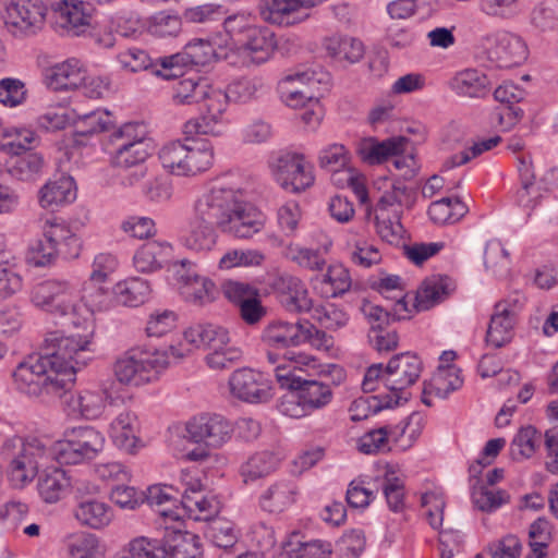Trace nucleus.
Returning a JSON list of instances; mask_svg holds the SVG:
<instances>
[{"mask_svg":"<svg viewBox=\"0 0 558 558\" xmlns=\"http://www.w3.org/2000/svg\"><path fill=\"white\" fill-rule=\"evenodd\" d=\"M231 395L244 402L263 403L271 399V387L263 373L250 367L234 371L229 378Z\"/></svg>","mask_w":558,"mask_h":558,"instance_id":"a211bd4d","label":"nucleus"},{"mask_svg":"<svg viewBox=\"0 0 558 558\" xmlns=\"http://www.w3.org/2000/svg\"><path fill=\"white\" fill-rule=\"evenodd\" d=\"M204 92L205 95L197 104L202 116L184 124L183 132L186 135H220L222 133V126L226 122L223 116L229 105V96L227 92L214 87L208 81Z\"/></svg>","mask_w":558,"mask_h":558,"instance_id":"f8f14e48","label":"nucleus"},{"mask_svg":"<svg viewBox=\"0 0 558 558\" xmlns=\"http://www.w3.org/2000/svg\"><path fill=\"white\" fill-rule=\"evenodd\" d=\"M239 46L244 62L259 65L270 59L277 48V41L270 28L257 25Z\"/></svg>","mask_w":558,"mask_h":558,"instance_id":"4be33fe9","label":"nucleus"},{"mask_svg":"<svg viewBox=\"0 0 558 558\" xmlns=\"http://www.w3.org/2000/svg\"><path fill=\"white\" fill-rule=\"evenodd\" d=\"M264 225L263 214L254 206L240 202L235 196L221 231L239 239H248L258 233Z\"/></svg>","mask_w":558,"mask_h":558,"instance_id":"aec40b11","label":"nucleus"},{"mask_svg":"<svg viewBox=\"0 0 558 558\" xmlns=\"http://www.w3.org/2000/svg\"><path fill=\"white\" fill-rule=\"evenodd\" d=\"M282 457L275 450H259L250 454L240 465L239 473L245 484L266 478L275 473L281 464Z\"/></svg>","mask_w":558,"mask_h":558,"instance_id":"393cba45","label":"nucleus"},{"mask_svg":"<svg viewBox=\"0 0 558 558\" xmlns=\"http://www.w3.org/2000/svg\"><path fill=\"white\" fill-rule=\"evenodd\" d=\"M283 255L288 260L311 271H320L326 266V258L319 248L290 243L286 247Z\"/></svg>","mask_w":558,"mask_h":558,"instance_id":"3c124183","label":"nucleus"},{"mask_svg":"<svg viewBox=\"0 0 558 558\" xmlns=\"http://www.w3.org/2000/svg\"><path fill=\"white\" fill-rule=\"evenodd\" d=\"M450 88L461 97L483 98L492 89V81L481 70L475 68L464 69L451 78Z\"/></svg>","mask_w":558,"mask_h":558,"instance_id":"cd10ccee","label":"nucleus"},{"mask_svg":"<svg viewBox=\"0 0 558 558\" xmlns=\"http://www.w3.org/2000/svg\"><path fill=\"white\" fill-rule=\"evenodd\" d=\"M43 235L53 242L64 259L78 257L81 240L61 218L47 219L43 225Z\"/></svg>","mask_w":558,"mask_h":558,"instance_id":"a878e982","label":"nucleus"},{"mask_svg":"<svg viewBox=\"0 0 558 558\" xmlns=\"http://www.w3.org/2000/svg\"><path fill=\"white\" fill-rule=\"evenodd\" d=\"M76 198V186L72 177L59 175L49 180L39 190V204L43 208L54 209L74 202Z\"/></svg>","mask_w":558,"mask_h":558,"instance_id":"2f4dec72","label":"nucleus"},{"mask_svg":"<svg viewBox=\"0 0 558 558\" xmlns=\"http://www.w3.org/2000/svg\"><path fill=\"white\" fill-rule=\"evenodd\" d=\"M182 486L180 504L186 514L195 521H208L219 512V502L214 496L203 493L204 485L197 471L181 472Z\"/></svg>","mask_w":558,"mask_h":558,"instance_id":"2eb2a0df","label":"nucleus"},{"mask_svg":"<svg viewBox=\"0 0 558 558\" xmlns=\"http://www.w3.org/2000/svg\"><path fill=\"white\" fill-rule=\"evenodd\" d=\"M274 289L279 295L281 305L290 313H305L313 306L305 284L294 276L277 277L274 281Z\"/></svg>","mask_w":558,"mask_h":558,"instance_id":"5701e85b","label":"nucleus"},{"mask_svg":"<svg viewBox=\"0 0 558 558\" xmlns=\"http://www.w3.org/2000/svg\"><path fill=\"white\" fill-rule=\"evenodd\" d=\"M171 492L181 494L182 486L180 485L178 488H173L172 486L167 485L149 486L146 494H144V501L146 500L151 508H156V512H158L165 519L177 521L180 519L178 511L172 510L170 507H166V505L174 506V504L178 501V497L174 496Z\"/></svg>","mask_w":558,"mask_h":558,"instance_id":"37998d69","label":"nucleus"},{"mask_svg":"<svg viewBox=\"0 0 558 558\" xmlns=\"http://www.w3.org/2000/svg\"><path fill=\"white\" fill-rule=\"evenodd\" d=\"M45 80L49 88L59 92L80 87L86 77L82 62L70 58L47 69Z\"/></svg>","mask_w":558,"mask_h":558,"instance_id":"b1692460","label":"nucleus"},{"mask_svg":"<svg viewBox=\"0 0 558 558\" xmlns=\"http://www.w3.org/2000/svg\"><path fill=\"white\" fill-rule=\"evenodd\" d=\"M366 538L364 531L352 529L343 533L337 541L335 553L338 558H359L365 549Z\"/></svg>","mask_w":558,"mask_h":558,"instance_id":"0e129e2a","label":"nucleus"},{"mask_svg":"<svg viewBox=\"0 0 558 558\" xmlns=\"http://www.w3.org/2000/svg\"><path fill=\"white\" fill-rule=\"evenodd\" d=\"M222 21L227 35L238 45L257 26L256 16L247 11H240L228 16L226 14Z\"/></svg>","mask_w":558,"mask_h":558,"instance_id":"052dcab7","label":"nucleus"},{"mask_svg":"<svg viewBox=\"0 0 558 558\" xmlns=\"http://www.w3.org/2000/svg\"><path fill=\"white\" fill-rule=\"evenodd\" d=\"M207 78L198 75L181 76L172 86V100L175 105H197L202 99Z\"/></svg>","mask_w":558,"mask_h":558,"instance_id":"c03bdc74","label":"nucleus"},{"mask_svg":"<svg viewBox=\"0 0 558 558\" xmlns=\"http://www.w3.org/2000/svg\"><path fill=\"white\" fill-rule=\"evenodd\" d=\"M186 437L207 448H219L230 440L233 427L223 416L218 414H201L192 417L185 426Z\"/></svg>","mask_w":558,"mask_h":558,"instance_id":"f3484780","label":"nucleus"},{"mask_svg":"<svg viewBox=\"0 0 558 558\" xmlns=\"http://www.w3.org/2000/svg\"><path fill=\"white\" fill-rule=\"evenodd\" d=\"M216 227L190 218L187 228L182 231L179 242L190 252L205 254L210 252L217 243Z\"/></svg>","mask_w":558,"mask_h":558,"instance_id":"c756f323","label":"nucleus"},{"mask_svg":"<svg viewBox=\"0 0 558 558\" xmlns=\"http://www.w3.org/2000/svg\"><path fill=\"white\" fill-rule=\"evenodd\" d=\"M170 252L171 245L168 242L148 241L134 254V266L141 272L155 271L161 268Z\"/></svg>","mask_w":558,"mask_h":558,"instance_id":"58836bf2","label":"nucleus"},{"mask_svg":"<svg viewBox=\"0 0 558 558\" xmlns=\"http://www.w3.org/2000/svg\"><path fill=\"white\" fill-rule=\"evenodd\" d=\"M408 197L407 186L400 182H393L391 187L385 191L377 201L375 206V215L381 213L391 215L393 218L399 216L400 208Z\"/></svg>","mask_w":558,"mask_h":558,"instance_id":"680f3d73","label":"nucleus"},{"mask_svg":"<svg viewBox=\"0 0 558 558\" xmlns=\"http://www.w3.org/2000/svg\"><path fill=\"white\" fill-rule=\"evenodd\" d=\"M300 0H260L259 12L264 21L279 26H291L303 20Z\"/></svg>","mask_w":558,"mask_h":558,"instance_id":"c85d7f7f","label":"nucleus"},{"mask_svg":"<svg viewBox=\"0 0 558 558\" xmlns=\"http://www.w3.org/2000/svg\"><path fill=\"white\" fill-rule=\"evenodd\" d=\"M105 437L90 426L66 430L64 438L57 442L54 454L60 464L75 465L89 461L102 451Z\"/></svg>","mask_w":558,"mask_h":558,"instance_id":"9d476101","label":"nucleus"},{"mask_svg":"<svg viewBox=\"0 0 558 558\" xmlns=\"http://www.w3.org/2000/svg\"><path fill=\"white\" fill-rule=\"evenodd\" d=\"M332 398L330 383L306 374L301 385L296 386V390L283 397L280 412L290 417L301 418L327 407Z\"/></svg>","mask_w":558,"mask_h":558,"instance_id":"6e6552de","label":"nucleus"},{"mask_svg":"<svg viewBox=\"0 0 558 558\" xmlns=\"http://www.w3.org/2000/svg\"><path fill=\"white\" fill-rule=\"evenodd\" d=\"M193 58H195V54L189 52L185 46L184 49L178 53L158 58L156 64H159L161 69H156L153 73L166 80L179 78L184 76V68L193 66L191 61Z\"/></svg>","mask_w":558,"mask_h":558,"instance_id":"6e6d98bb","label":"nucleus"},{"mask_svg":"<svg viewBox=\"0 0 558 558\" xmlns=\"http://www.w3.org/2000/svg\"><path fill=\"white\" fill-rule=\"evenodd\" d=\"M49 7L54 16L56 27L69 36H80L90 25L89 4L81 0H50Z\"/></svg>","mask_w":558,"mask_h":558,"instance_id":"6ab92c4d","label":"nucleus"},{"mask_svg":"<svg viewBox=\"0 0 558 558\" xmlns=\"http://www.w3.org/2000/svg\"><path fill=\"white\" fill-rule=\"evenodd\" d=\"M72 513L81 526L93 530L108 526L113 518L111 506L99 498L74 505Z\"/></svg>","mask_w":558,"mask_h":558,"instance_id":"7c9ffc66","label":"nucleus"},{"mask_svg":"<svg viewBox=\"0 0 558 558\" xmlns=\"http://www.w3.org/2000/svg\"><path fill=\"white\" fill-rule=\"evenodd\" d=\"M235 196V190L215 183L195 199L191 218L221 230Z\"/></svg>","mask_w":558,"mask_h":558,"instance_id":"ddd939ff","label":"nucleus"},{"mask_svg":"<svg viewBox=\"0 0 558 558\" xmlns=\"http://www.w3.org/2000/svg\"><path fill=\"white\" fill-rule=\"evenodd\" d=\"M379 293H393L391 301H393V315L399 319H407L410 317L411 310L408 307L405 301L407 294L401 284V278L396 275L387 276L379 280Z\"/></svg>","mask_w":558,"mask_h":558,"instance_id":"4d7b16f0","label":"nucleus"},{"mask_svg":"<svg viewBox=\"0 0 558 558\" xmlns=\"http://www.w3.org/2000/svg\"><path fill=\"white\" fill-rule=\"evenodd\" d=\"M390 441L398 444L392 425H385L371 429L361 436L357 448L362 453L374 454L389 450Z\"/></svg>","mask_w":558,"mask_h":558,"instance_id":"864d4df0","label":"nucleus"},{"mask_svg":"<svg viewBox=\"0 0 558 558\" xmlns=\"http://www.w3.org/2000/svg\"><path fill=\"white\" fill-rule=\"evenodd\" d=\"M114 293L118 303L130 307H136L149 298L150 286L147 280L133 277L119 282L116 286Z\"/></svg>","mask_w":558,"mask_h":558,"instance_id":"49530a36","label":"nucleus"},{"mask_svg":"<svg viewBox=\"0 0 558 558\" xmlns=\"http://www.w3.org/2000/svg\"><path fill=\"white\" fill-rule=\"evenodd\" d=\"M96 282L87 283L83 289V294L81 295V304L83 307L89 311L88 320L81 319V326L83 327V333H72L70 336H65V338H72L77 342L87 341L86 345V354H90L93 356L94 350L93 338L95 332V325L93 322V313L96 311H102L108 306L109 293L100 286H96Z\"/></svg>","mask_w":558,"mask_h":558,"instance_id":"412c9836","label":"nucleus"},{"mask_svg":"<svg viewBox=\"0 0 558 558\" xmlns=\"http://www.w3.org/2000/svg\"><path fill=\"white\" fill-rule=\"evenodd\" d=\"M284 359H288L289 362L275 367V377L281 388H286L289 389L290 392H294L296 390V386H300L305 377L301 365L315 366V359L302 354L296 359L294 356H288L287 353L284 354Z\"/></svg>","mask_w":558,"mask_h":558,"instance_id":"ea45409f","label":"nucleus"},{"mask_svg":"<svg viewBox=\"0 0 558 558\" xmlns=\"http://www.w3.org/2000/svg\"><path fill=\"white\" fill-rule=\"evenodd\" d=\"M422 371L423 362L415 353L403 352L392 356L385 367L386 387L390 391L386 396H408L409 400L410 393L405 390L418 380Z\"/></svg>","mask_w":558,"mask_h":558,"instance_id":"dca6fc26","label":"nucleus"},{"mask_svg":"<svg viewBox=\"0 0 558 558\" xmlns=\"http://www.w3.org/2000/svg\"><path fill=\"white\" fill-rule=\"evenodd\" d=\"M553 541V525L545 518H538L529 527V546L533 558H545Z\"/></svg>","mask_w":558,"mask_h":558,"instance_id":"5fc2aeb1","label":"nucleus"},{"mask_svg":"<svg viewBox=\"0 0 558 558\" xmlns=\"http://www.w3.org/2000/svg\"><path fill=\"white\" fill-rule=\"evenodd\" d=\"M135 423V414L123 412L117 416L110 426V435L113 442L126 452H132L136 446Z\"/></svg>","mask_w":558,"mask_h":558,"instance_id":"de8ad7c7","label":"nucleus"},{"mask_svg":"<svg viewBox=\"0 0 558 558\" xmlns=\"http://www.w3.org/2000/svg\"><path fill=\"white\" fill-rule=\"evenodd\" d=\"M112 165L131 168L144 165L150 155V144L145 136V128L140 123H125L116 130L109 140Z\"/></svg>","mask_w":558,"mask_h":558,"instance_id":"0eeeda50","label":"nucleus"},{"mask_svg":"<svg viewBox=\"0 0 558 558\" xmlns=\"http://www.w3.org/2000/svg\"><path fill=\"white\" fill-rule=\"evenodd\" d=\"M38 473V461L33 448L24 447L11 461L8 477L15 488H23L31 483Z\"/></svg>","mask_w":558,"mask_h":558,"instance_id":"4c0bfd02","label":"nucleus"},{"mask_svg":"<svg viewBox=\"0 0 558 558\" xmlns=\"http://www.w3.org/2000/svg\"><path fill=\"white\" fill-rule=\"evenodd\" d=\"M325 48L330 57L350 63L357 62L364 54L362 41L353 37L332 36L325 41Z\"/></svg>","mask_w":558,"mask_h":558,"instance_id":"8fccbe9b","label":"nucleus"},{"mask_svg":"<svg viewBox=\"0 0 558 558\" xmlns=\"http://www.w3.org/2000/svg\"><path fill=\"white\" fill-rule=\"evenodd\" d=\"M131 549L138 558H170V549L163 539L137 536L131 539Z\"/></svg>","mask_w":558,"mask_h":558,"instance_id":"338daca9","label":"nucleus"},{"mask_svg":"<svg viewBox=\"0 0 558 558\" xmlns=\"http://www.w3.org/2000/svg\"><path fill=\"white\" fill-rule=\"evenodd\" d=\"M87 341L50 332L37 354H31L15 367L12 377L20 392L31 398L61 397L75 381V374L92 360Z\"/></svg>","mask_w":558,"mask_h":558,"instance_id":"f257e3e1","label":"nucleus"},{"mask_svg":"<svg viewBox=\"0 0 558 558\" xmlns=\"http://www.w3.org/2000/svg\"><path fill=\"white\" fill-rule=\"evenodd\" d=\"M180 293L189 303L205 305L215 300L217 288L215 283L206 277L198 275H182Z\"/></svg>","mask_w":558,"mask_h":558,"instance_id":"c9c22d12","label":"nucleus"},{"mask_svg":"<svg viewBox=\"0 0 558 558\" xmlns=\"http://www.w3.org/2000/svg\"><path fill=\"white\" fill-rule=\"evenodd\" d=\"M294 82H300L303 85H310L320 82V78L316 77V72L308 70L284 76L281 81V98L287 106L291 108H299L305 107L307 104L318 105V99L313 95H308L305 89H298L288 86Z\"/></svg>","mask_w":558,"mask_h":558,"instance_id":"72a5a7b5","label":"nucleus"},{"mask_svg":"<svg viewBox=\"0 0 558 558\" xmlns=\"http://www.w3.org/2000/svg\"><path fill=\"white\" fill-rule=\"evenodd\" d=\"M298 486L293 481L279 480L262 492L259 507L268 513H281L296 500Z\"/></svg>","mask_w":558,"mask_h":558,"instance_id":"bb28decb","label":"nucleus"},{"mask_svg":"<svg viewBox=\"0 0 558 558\" xmlns=\"http://www.w3.org/2000/svg\"><path fill=\"white\" fill-rule=\"evenodd\" d=\"M111 124V114L105 110H94L78 114L75 122L73 142L76 145H85L87 137L107 131Z\"/></svg>","mask_w":558,"mask_h":558,"instance_id":"a19ab883","label":"nucleus"},{"mask_svg":"<svg viewBox=\"0 0 558 558\" xmlns=\"http://www.w3.org/2000/svg\"><path fill=\"white\" fill-rule=\"evenodd\" d=\"M184 339L196 348H205L210 352L206 363L213 369L231 367L242 359V351L229 343V332L214 324H197L184 331Z\"/></svg>","mask_w":558,"mask_h":558,"instance_id":"39448f33","label":"nucleus"},{"mask_svg":"<svg viewBox=\"0 0 558 558\" xmlns=\"http://www.w3.org/2000/svg\"><path fill=\"white\" fill-rule=\"evenodd\" d=\"M262 339L267 347L272 349H288L304 343L320 347L327 343L325 331L318 330L306 319L274 320L264 328Z\"/></svg>","mask_w":558,"mask_h":558,"instance_id":"1a4fd4ad","label":"nucleus"},{"mask_svg":"<svg viewBox=\"0 0 558 558\" xmlns=\"http://www.w3.org/2000/svg\"><path fill=\"white\" fill-rule=\"evenodd\" d=\"M272 171L276 181L293 193L304 192L315 181L314 167L301 153H281L274 162Z\"/></svg>","mask_w":558,"mask_h":558,"instance_id":"4468645a","label":"nucleus"},{"mask_svg":"<svg viewBox=\"0 0 558 558\" xmlns=\"http://www.w3.org/2000/svg\"><path fill=\"white\" fill-rule=\"evenodd\" d=\"M457 373V369L448 367L441 369L430 384H424L422 402L429 407L432 403L427 395L433 393L440 399H446L451 392L458 390L463 381Z\"/></svg>","mask_w":558,"mask_h":558,"instance_id":"09e8293b","label":"nucleus"},{"mask_svg":"<svg viewBox=\"0 0 558 558\" xmlns=\"http://www.w3.org/2000/svg\"><path fill=\"white\" fill-rule=\"evenodd\" d=\"M69 558H105L95 534L81 533L69 544Z\"/></svg>","mask_w":558,"mask_h":558,"instance_id":"69168bd1","label":"nucleus"},{"mask_svg":"<svg viewBox=\"0 0 558 558\" xmlns=\"http://www.w3.org/2000/svg\"><path fill=\"white\" fill-rule=\"evenodd\" d=\"M71 486V480L65 471L53 469L44 473L38 480V493L47 504H56L65 496Z\"/></svg>","mask_w":558,"mask_h":558,"instance_id":"79ce46f5","label":"nucleus"},{"mask_svg":"<svg viewBox=\"0 0 558 558\" xmlns=\"http://www.w3.org/2000/svg\"><path fill=\"white\" fill-rule=\"evenodd\" d=\"M468 213L466 205L459 198L444 197L433 202L427 210L430 220L436 225H451L459 221Z\"/></svg>","mask_w":558,"mask_h":558,"instance_id":"a18cd8bd","label":"nucleus"},{"mask_svg":"<svg viewBox=\"0 0 558 558\" xmlns=\"http://www.w3.org/2000/svg\"><path fill=\"white\" fill-rule=\"evenodd\" d=\"M32 303L50 314L66 317L75 326L87 319L89 311L82 306L77 284L66 279H48L35 284L31 291Z\"/></svg>","mask_w":558,"mask_h":558,"instance_id":"7ed1b4c3","label":"nucleus"},{"mask_svg":"<svg viewBox=\"0 0 558 558\" xmlns=\"http://www.w3.org/2000/svg\"><path fill=\"white\" fill-rule=\"evenodd\" d=\"M510 255L502 243L493 239L486 243L484 264L487 270L497 277H504L510 269Z\"/></svg>","mask_w":558,"mask_h":558,"instance_id":"bf43d9fd","label":"nucleus"},{"mask_svg":"<svg viewBox=\"0 0 558 558\" xmlns=\"http://www.w3.org/2000/svg\"><path fill=\"white\" fill-rule=\"evenodd\" d=\"M408 401V396H369L355 399L350 408V418L353 422L366 420L383 409L393 408Z\"/></svg>","mask_w":558,"mask_h":558,"instance_id":"e433bc0d","label":"nucleus"},{"mask_svg":"<svg viewBox=\"0 0 558 558\" xmlns=\"http://www.w3.org/2000/svg\"><path fill=\"white\" fill-rule=\"evenodd\" d=\"M46 14L43 0H7L1 11L5 28L15 37L35 35L43 28Z\"/></svg>","mask_w":558,"mask_h":558,"instance_id":"9b49d317","label":"nucleus"},{"mask_svg":"<svg viewBox=\"0 0 558 558\" xmlns=\"http://www.w3.org/2000/svg\"><path fill=\"white\" fill-rule=\"evenodd\" d=\"M477 61L490 69H511L522 64L527 58V47L521 37L498 32L482 39Z\"/></svg>","mask_w":558,"mask_h":558,"instance_id":"423d86ee","label":"nucleus"},{"mask_svg":"<svg viewBox=\"0 0 558 558\" xmlns=\"http://www.w3.org/2000/svg\"><path fill=\"white\" fill-rule=\"evenodd\" d=\"M159 159L171 174L194 177L210 169L214 163V148L204 141H173L162 146Z\"/></svg>","mask_w":558,"mask_h":558,"instance_id":"20e7f679","label":"nucleus"},{"mask_svg":"<svg viewBox=\"0 0 558 558\" xmlns=\"http://www.w3.org/2000/svg\"><path fill=\"white\" fill-rule=\"evenodd\" d=\"M184 355L185 352L173 345L167 350L133 348L116 361L114 375L122 384L143 386L156 380L172 360Z\"/></svg>","mask_w":558,"mask_h":558,"instance_id":"f03ea898","label":"nucleus"},{"mask_svg":"<svg viewBox=\"0 0 558 558\" xmlns=\"http://www.w3.org/2000/svg\"><path fill=\"white\" fill-rule=\"evenodd\" d=\"M517 319L494 310L486 332L487 344L499 349L509 343L513 337Z\"/></svg>","mask_w":558,"mask_h":558,"instance_id":"603ef678","label":"nucleus"},{"mask_svg":"<svg viewBox=\"0 0 558 558\" xmlns=\"http://www.w3.org/2000/svg\"><path fill=\"white\" fill-rule=\"evenodd\" d=\"M170 558H202L201 538L192 533L179 534L169 546Z\"/></svg>","mask_w":558,"mask_h":558,"instance_id":"774afa93","label":"nucleus"},{"mask_svg":"<svg viewBox=\"0 0 558 558\" xmlns=\"http://www.w3.org/2000/svg\"><path fill=\"white\" fill-rule=\"evenodd\" d=\"M403 145V137H391L381 142L375 137H368L359 142L356 153L363 162L378 165L386 161L390 156L399 155Z\"/></svg>","mask_w":558,"mask_h":558,"instance_id":"473e14b6","label":"nucleus"},{"mask_svg":"<svg viewBox=\"0 0 558 558\" xmlns=\"http://www.w3.org/2000/svg\"><path fill=\"white\" fill-rule=\"evenodd\" d=\"M447 294V279L439 278L425 281L415 296V307L418 311H427L440 302Z\"/></svg>","mask_w":558,"mask_h":558,"instance_id":"e2e57ef3","label":"nucleus"},{"mask_svg":"<svg viewBox=\"0 0 558 558\" xmlns=\"http://www.w3.org/2000/svg\"><path fill=\"white\" fill-rule=\"evenodd\" d=\"M351 284L349 270L340 264L329 266L326 274L313 280L314 289L327 299L342 295L350 290Z\"/></svg>","mask_w":558,"mask_h":558,"instance_id":"f704fd0d","label":"nucleus"},{"mask_svg":"<svg viewBox=\"0 0 558 558\" xmlns=\"http://www.w3.org/2000/svg\"><path fill=\"white\" fill-rule=\"evenodd\" d=\"M542 441V435L531 425L519 429L511 442V454L514 459L531 458Z\"/></svg>","mask_w":558,"mask_h":558,"instance_id":"13d9d810","label":"nucleus"}]
</instances>
